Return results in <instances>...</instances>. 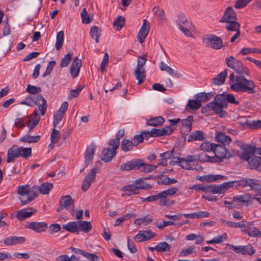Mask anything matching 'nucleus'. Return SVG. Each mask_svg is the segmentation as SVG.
<instances>
[{"label": "nucleus", "mask_w": 261, "mask_h": 261, "mask_svg": "<svg viewBox=\"0 0 261 261\" xmlns=\"http://www.w3.org/2000/svg\"><path fill=\"white\" fill-rule=\"evenodd\" d=\"M90 35L98 43L99 42L98 38L101 35V31L98 27L92 26L90 30Z\"/></svg>", "instance_id": "40"}, {"label": "nucleus", "mask_w": 261, "mask_h": 261, "mask_svg": "<svg viewBox=\"0 0 261 261\" xmlns=\"http://www.w3.org/2000/svg\"><path fill=\"white\" fill-rule=\"evenodd\" d=\"M205 138V134L203 131H194L188 138V142H190L195 141H203Z\"/></svg>", "instance_id": "24"}, {"label": "nucleus", "mask_w": 261, "mask_h": 261, "mask_svg": "<svg viewBox=\"0 0 261 261\" xmlns=\"http://www.w3.org/2000/svg\"><path fill=\"white\" fill-rule=\"evenodd\" d=\"M143 165V161L142 160L135 159L122 164L120 166V169L123 171L140 170Z\"/></svg>", "instance_id": "10"}, {"label": "nucleus", "mask_w": 261, "mask_h": 261, "mask_svg": "<svg viewBox=\"0 0 261 261\" xmlns=\"http://www.w3.org/2000/svg\"><path fill=\"white\" fill-rule=\"evenodd\" d=\"M26 91L29 93L32 94H38L42 90L41 88L39 87H36L35 86H32L30 84H28L27 86V88L26 89Z\"/></svg>", "instance_id": "56"}, {"label": "nucleus", "mask_w": 261, "mask_h": 261, "mask_svg": "<svg viewBox=\"0 0 261 261\" xmlns=\"http://www.w3.org/2000/svg\"><path fill=\"white\" fill-rule=\"evenodd\" d=\"M146 124L149 126H159L163 124L165 122L164 118L162 116H157L146 119Z\"/></svg>", "instance_id": "27"}, {"label": "nucleus", "mask_w": 261, "mask_h": 261, "mask_svg": "<svg viewBox=\"0 0 261 261\" xmlns=\"http://www.w3.org/2000/svg\"><path fill=\"white\" fill-rule=\"evenodd\" d=\"M36 212V210L32 207L23 208L17 212L16 216L18 220L23 221L31 217Z\"/></svg>", "instance_id": "16"}, {"label": "nucleus", "mask_w": 261, "mask_h": 261, "mask_svg": "<svg viewBox=\"0 0 261 261\" xmlns=\"http://www.w3.org/2000/svg\"><path fill=\"white\" fill-rule=\"evenodd\" d=\"M60 134L59 130L54 128L52 130V132L50 135V141L53 144H56L58 143L60 139Z\"/></svg>", "instance_id": "54"}, {"label": "nucleus", "mask_w": 261, "mask_h": 261, "mask_svg": "<svg viewBox=\"0 0 261 261\" xmlns=\"http://www.w3.org/2000/svg\"><path fill=\"white\" fill-rule=\"evenodd\" d=\"M227 75V69H225L220 72L217 76L213 80V83L215 85H221L225 83L226 77Z\"/></svg>", "instance_id": "28"}, {"label": "nucleus", "mask_w": 261, "mask_h": 261, "mask_svg": "<svg viewBox=\"0 0 261 261\" xmlns=\"http://www.w3.org/2000/svg\"><path fill=\"white\" fill-rule=\"evenodd\" d=\"M20 156L19 148L17 145H14L8 151L7 162L9 163Z\"/></svg>", "instance_id": "19"}, {"label": "nucleus", "mask_w": 261, "mask_h": 261, "mask_svg": "<svg viewBox=\"0 0 261 261\" xmlns=\"http://www.w3.org/2000/svg\"><path fill=\"white\" fill-rule=\"evenodd\" d=\"M134 75L138 80V84H141L146 77L145 69L137 68L135 70Z\"/></svg>", "instance_id": "35"}, {"label": "nucleus", "mask_w": 261, "mask_h": 261, "mask_svg": "<svg viewBox=\"0 0 261 261\" xmlns=\"http://www.w3.org/2000/svg\"><path fill=\"white\" fill-rule=\"evenodd\" d=\"M237 19V15L233 9L228 7L226 9L223 16L220 20V22H226L231 21H234Z\"/></svg>", "instance_id": "17"}, {"label": "nucleus", "mask_w": 261, "mask_h": 261, "mask_svg": "<svg viewBox=\"0 0 261 261\" xmlns=\"http://www.w3.org/2000/svg\"><path fill=\"white\" fill-rule=\"evenodd\" d=\"M35 105H38L42 103L41 115H44L47 109V104L46 100L43 98L41 94L35 96Z\"/></svg>", "instance_id": "30"}, {"label": "nucleus", "mask_w": 261, "mask_h": 261, "mask_svg": "<svg viewBox=\"0 0 261 261\" xmlns=\"http://www.w3.org/2000/svg\"><path fill=\"white\" fill-rule=\"evenodd\" d=\"M143 165L141 166V168L140 169L141 171H143L146 173L150 172L157 168V166L153 165H149L145 164L143 162Z\"/></svg>", "instance_id": "57"}, {"label": "nucleus", "mask_w": 261, "mask_h": 261, "mask_svg": "<svg viewBox=\"0 0 261 261\" xmlns=\"http://www.w3.org/2000/svg\"><path fill=\"white\" fill-rule=\"evenodd\" d=\"M41 136L38 135L36 136H32L30 135H25L23 137L21 138L20 141L23 142L29 143H36L39 141L40 139Z\"/></svg>", "instance_id": "38"}, {"label": "nucleus", "mask_w": 261, "mask_h": 261, "mask_svg": "<svg viewBox=\"0 0 261 261\" xmlns=\"http://www.w3.org/2000/svg\"><path fill=\"white\" fill-rule=\"evenodd\" d=\"M95 149L96 146L94 145H90L87 148L84 154L85 168L87 167L89 164L92 162Z\"/></svg>", "instance_id": "21"}, {"label": "nucleus", "mask_w": 261, "mask_h": 261, "mask_svg": "<svg viewBox=\"0 0 261 261\" xmlns=\"http://www.w3.org/2000/svg\"><path fill=\"white\" fill-rule=\"evenodd\" d=\"M109 61V55L108 53H105L103 56L102 61L100 64V69L102 72L105 71L106 67Z\"/></svg>", "instance_id": "62"}, {"label": "nucleus", "mask_w": 261, "mask_h": 261, "mask_svg": "<svg viewBox=\"0 0 261 261\" xmlns=\"http://www.w3.org/2000/svg\"><path fill=\"white\" fill-rule=\"evenodd\" d=\"M74 200L72 198L71 196L69 195L62 196L59 200V204L64 207L67 211L71 213L74 212Z\"/></svg>", "instance_id": "12"}, {"label": "nucleus", "mask_w": 261, "mask_h": 261, "mask_svg": "<svg viewBox=\"0 0 261 261\" xmlns=\"http://www.w3.org/2000/svg\"><path fill=\"white\" fill-rule=\"evenodd\" d=\"M147 179H149V178H148V177H146L145 178H140L137 179L135 181L136 186H137L139 191L140 190V189H148L152 187L150 185H149V184L145 185V184L143 182L144 180Z\"/></svg>", "instance_id": "44"}, {"label": "nucleus", "mask_w": 261, "mask_h": 261, "mask_svg": "<svg viewBox=\"0 0 261 261\" xmlns=\"http://www.w3.org/2000/svg\"><path fill=\"white\" fill-rule=\"evenodd\" d=\"M21 105H27L29 107H34L35 105V97L27 96L24 101L21 102Z\"/></svg>", "instance_id": "61"}, {"label": "nucleus", "mask_w": 261, "mask_h": 261, "mask_svg": "<svg viewBox=\"0 0 261 261\" xmlns=\"http://www.w3.org/2000/svg\"><path fill=\"white\" fill-rule=\"evenodd\" d=\"M233 182V187L237 186H242L243 187H249L252 190L257 191L261 185L260 181L256 178H243L238 180L232 181Z\"/></svg>", "instance_id": "4"}, {"label": "nucleus", "mask_w": 261, "mask_h": 261, "mask_svg": "<svg viewBox=\"0 0 261 261\" xmlns=\"http://www.w3.org/2000/svg\"><path fill=\"white\" fill-rule=\"evenodd\" d=\"M247 234L252 237H261V231L256 227H248L246 229Z\"/></svg>", "instance_id": "49"}, {"label": "nucleus", "mask_w": 261, "mask_h": 261, "mask_svg": "<svg viewBox=\"0 0 261 261\" xmlns=\"http://www.w3.org/2000/svg\"><path fill=\"white\" fill-rule=\"evenodd\" d=\"M193 116H189L186 119H180V122L182 125V126L187 128V132L191 130L192 123L193 121Z\"/></svg>", "instance_id": "43"}, {"label": "nucleus", "mask_w": 261, "mask_h": 261, "mask_svg": "<svg viewBox=\"0 0 261 261\" xmlns=\"http://www.w3.org/2000/svg\"><path fill=\"white\" fill-rule=\"evenodd\" d=\"M63 228L72 233H78L77 222H70L63 225Z\"/></svg>", "instance_id": "36"}, {"label": "nucleus", "mask_w": 261, "mask_h": 261, "mask_svg": "<svg viewBox=\"0 0 261 261\" xmlns=\"http://www.w3.org/2000/svg\"><path fill=\"white\" fill-rule=\"evenodd\" d=\"M82 21L83 23L88 24L91 22L90 18L86 8H84L81 13Z\"/></svg>", "instance_id": "58"}, {"label": "nucleus", "mask_w": 261, "mask_h": 261, "mask_svg": "<svg viewBox=\"0 0 261 261\" xmlns=\"http://www.w3.org/2000/svg\"><path fill=\"white\" fill-rule=\"evenodd\" d=\"M203 42L206 46L214 49H220L223 46V41L219 37L214 35H207L203 36Z\"/></svg>", "instance_id": "7"}, {"label": "nucleus", "mask_w": 261, "mask_h": 261, "mask_svg": "<svg viewBox=\"0 0 261 261\" xmlns=\"http://www.w3.org/2000/svg\"><path fill=\"white\" fill-rule=\"evenodd\" d=\"M125 23V18L123 16H119L117 18L115 19L113 25L114 28L119 31L122 29Z\"/></svg>", "instance_id": "41"}, {"label": "nucleus", "mask_w": 261, "mask_h": 261, "mask_svg": "<svg viewBox=\"0 0 261 261\" xmlns=\"http://www.w3.org/2000/svg\"><path fill=\"white\" fill-rule=\"evenodd\" d=\"M20 156L24 159H27L32 154V149L31 148H25L21 147L19 148Z\"/></svg>", "instance_id": "55"}, {"label": "nucleus", "mask_w": 261, "mask_h": 261, "mask_svg": "<svg viewBox=\"0 0 261 261\" xmlns=\"http://www.w3.org/2000/svg\"><path fill=\"white\" fill-rule=\"evenodd\" d=\"M78 232L79 231H83L85 233H88L91 229L92 226L90 222L86 221H77Z\"/></svg>", "instance_id": "31"}, {"label": "nucleus", "mask_w": 261, "mask_h": 261, "mask_svg": "<svg viewBox=\"0 0 261 261\" xmlns=\"http://www.w3.org/2000/svg\"><path fill=\"white\" fill-rule=\"evenodd\" d=\"M134 146L133 141L124 139L121 141V148L124 152L131 151Z\"/></svg>", "instance_id": "37"}, {"label": "nucleus", "mask_w": 261, "mask_h": 261, "mask_svg": "<svg viewBox=\"0 0 261 261\" xmlns=\"http://www.w3.org/2000/svg\"><path fill=\"white\" fill-rule=\"evenodd\" d=\"M155 201L159 200V204L160 206H167V201L164 198L162 191L155 195H153Z\"/></svg>", "instance_id": "53"}, {"label": "nucleus", "mask_w": 261, "mask_h": 261, "mask_svg": "<svg viewBox=\"0 0 261 261\" xmlns=\"http://www.w3.org/2000/svg\"><path fill=\"white\" fill-rule=\"evenodd\" d=\"M73 56L72 52H69L67 54H66L63 58L62 59L60 66L61 68L67 67L70 63L71 60H72V57Z\"/></svg>", "instance_id": "45"}, {"label": "nucleus", "mask_w": 261, "mask_h": 261, "mask_svg": "<svg viewBox=\"0 0 261 261\" xmlns=\"http://www.w3.org/2000/svg\"><path fill=\"white\" fill-rule=\"evenodd\" d=\"M82 66V61L78 57L74 58L70 69V72L73 78L76 77L80 72V69Z\"/></svg>", "instance_id": "20"}, {"label": "nucleus", "mask_w": 261, "mask_h": 261, "mask_svg": "<svg viewBox=\"0 0 261 261\" xmlns=\"http://www.w3.org/2000/svg\"><path fill=\"white\" fill-rule=\"evenodd\" d=\"M90 261H99V257L96 254L90 253L85 251L83 255Z\"/></svg>", "instance_id": "64"}, {"label": "nucleus", "mask_w": 261, "mask_h": 261, "mask_svg": "<svg viewBox=\"0 0 261 261\" xmlns=\"http://www.w3.org/2000/svg\"><path fill=\"white\" fill-rule=\"evenodd\" d=\"M38 189L37 186L32 187L28 185L18 186L17 193L21 196L19 198L21 205L28 204L35 199L38 195Z\"/></svg>", "instance_id": "3"}, {"label": "nucleus", "mask_w": 261, "mask_h": 261, "mask_svg": "<svg viewBox=\"0 0 261 261\" xmlns=\"http://www.w3.org/2000/svg\"><path fill=\"white\" fill-rule=\"evenodd\" d=\"M174 129L170 126H166L161 129L152 128L151 129L152 137H158L170 135L173 132Z\"/></svg>", "instance_id": "15"}, {"label": "nucleus", "mask_w": 261, "mask_h": 261, "mask_svg": "<svg viewBox=\"0 0 261 261\" xmlns=\"http://www.w3.org/2000/svg\"><path fill=\"white\" fill-rule=\"evenodd\" d=\"M56 65V62L55 61H50L48 62L46 70L42 74V77H45L47 75H49L51 72L53 67Z\"/></svg>", "instance_id": "59"}, {"label": "nucleus", "mask_w": 261, "mask_h": 261, "mask_svg": "<svg viewBox=\"0 0 261 261\" xmlns=\"http://www.w3.org/2000/svg\"><path fill=\"white\" fill-rule=\"evenodd\" d=\"M214 153H215L214 158L215 160H216V163H220L223 161L224 159H228L231 158V155L229 154V151L223 145L215 144L214 148Z\"/></svg>", "instance_id": "6"}, {"label": "nucleus", "mask_w": 261, "mask_h": 261, "mask_svg": "<svg viewBox=\"0 0 261 261\" xmlns=\"http://www.w3.org/2000/svg\"><path fill=\"white\" fill-rule=\"evenodd\" d=\"M135 215L133 213L132 214H126L125 215H124L123 216L120 217L118 218H117L114 224L115 226H119L120 225L122 222H123L125 220H127L130 219L132 217H135Z\"/></svg>", "instance_id": "48"}, {"label": "nucleus", "mask_w": 261, "mask_h": 261, "mask_svg": "<svg viewBox=\"0 0 261 261\" xmlns=\"http://www.w3.org/2000/svg\"><path fill=\"white\" fill-rule=\"evenodd\" d=\"M191 110H196L199 109L201 106V102L199 99L192 100L190 99L188 101L187 105Z\"/></svg>", "instance_id": "50"}, {"label": "nucleus", "mask_w": 261, "mask_h": 261, "mask_svg": "<svg viewBox=\"0 0 261 261\" xmlns=\"http://www.w3.org/2000/svg\"><path fill=\"white\" fill-rule=\"evenodd\" d=\"M247 162L251 169H254L257 171L261 172L260 157L256 155L252 156Z\"/></svg>", "instance_id": "22"}, {"label": "nucleus", "mask_w": 261, "mask_h": 261, "mask_svg": "<svg viewBox=\"0 0 261 261\" xmlns=\"http://www.w3.org/2000/svg\"><path fill=\"white\" fill-rule=\"evenodd\" d=\"M226 23H227V24L225 28L228 31H234L237 32L240 31V24L236 20L226 22Z\"/></svg>", "instance_id": "39"}, {"label": "nucleus", "mask_w": 261, "mask_h": 261, "mask_svg": "<svg viewBox=\"0 0 261 261\" xmlns=\"http://www.w3.org/2000/svg\"><path fill=\"white\" fill-rule=\"evenodd\" d=\"M149 23L146 19H143V23L138 34L139 42L142 43L149 32Z\"/></svg>", "instance_id": "14"}, {"label": "nucleus", "mask_w": 261, "mask_h": 261, "mask_svg": "<svg viewBox=\"0 0 261 261\" xmlns=\"http://www.w3.org/2000/svg\"><path fill=\"white\" fill-rule=\"evenodd\" d=\"M53 184L51 182H44L41 184L40 186H38V192H39L42 194H48L53 189Z\"/></svg>", "instance_id": "33"}, {"label": "nucleus", "mask_w": 261, "mask_h": 261, "mask_svg": "<svg viewBox=\"0 0 261 261\" xmlns=\"http://www.w3.org/2000/svg\"><path fill=\"white\" fill-rule=\"evenodd\" d=\"M215 144L208 142H204L200 145V149L201 150L206 152L214 151Z\"/></svg>", "instance_id": "52"}, {"label": "nucleus", "mask_w": 261, "mask_h": 261, "mask_svg": "<svg viewBox=\"0 0 261 261\" xmlns=\"http://www.w3.org/2000/svg\"><path fill=\"white\" fill-rule=\"evenodd\" d=\"M109 145L112 146V150L116 153V150L120 145V141L116 138L111 139L109 141Z\"/></svg>", "instance_id": "60"}, {"label": "nucleus", "mask_w": 261, "mask_h": 261, "mask_svg": "<svg viewBox=\"0 0 261 261\" xmlns=\"http://www.w3.org/2000/svg\"><path fill=\"white\" fill-rule=\"evenodd\" d=\"M178 191L179 189L177 188L174 187L162 191L164 198L166 200V201H167V206H169L173 203V201H171L169 199H168L167 198L168 197H171L174 195Z\"/></svg>", "instance_id": "29"}, {"label": "nucleus", "mask_w": 261, "mask_h": 261, "mask_svg": "<svg viewBox=\"0 0 261 261\" xmlns=\"http://www.w3.org/2000/svg\"><path fill=\"white\" fill-rule=\"evenodd\" d=\"M64 40V32L60 31L57 34L55 47L57 50H59L63 46Z\"/></svg>", "instance_id": "42"}, {"label": "nucleus", "mask_w": 261, "mask_h": 261, "mask_svg": "<svg viewBox=\"0 0 261 261\" xmlns=\"http://www.w3.org/2000/svg\"><path fill=\"white\" fill-rule=\"evenodd\" d=\"M27 228L32 229L37 233L44 232L47 228V225L43 222H30L25 225Z\"/></svg>", "instance_id": "13"}, {"label": "nucleus", "mask_w": 261, "mask_h": 261, "mask_svg": "<svg viewBox=\"0 0 261 261\" xmlns=\"http://www.w3.org/2000/svg\"><path fill=\"white\" fill-rule=\"evenodd\" d=\"M170 245L165 242L159 243L156 245L155 250L159 252L168 251L170 249Z\"/></svg>", "instance_id": "47"}, {"label": "nucleus", "mask_w": 261, "mask_h": 261, "mask_svg": "<svg viewBox=\"0 0 261 261\" xmlns=\"http://www.w3.org/2000/svg\"><path fill=\"white\" fill-rule=\"evenodd\" d=\"M100 164L101 162L100 161L97 162L96 165L85 177L82 185V189L84 191L86 192L91 185L92 183L94 181L96 173L100 170V168L99 167V165H100Z\"/></svg>", "instance_id": "5"}, {"label": "nucleus", "mask_w": 261, "mask_h": 261, "mask_svg": "<svg viewBox=\"0 0 261 261\" xmlns=\"http://www.w3.org/2000/svg\"><path fill=\"white\" fill-rule=\"evenodd\" d=\"M252 0H237L234 6L238 9L242 8L247 6Z\"/></svg>", "instance_id": "63"}, {"label": "nucleus", "mask_w": 261, "mask_h": 261, "mask_svg": "<svg viewBox=\"0 0 261 261\" xmlns=\"http://www.w3.org/2000/svg\"><path fill=\"white\" fill-rule=\"evenodd\" d=\"M233 145L234 146H240L241 148L243 150V152L241 153L240 155V158L245 160V161H249L252 156H255L254 155L255 152L256 153V149L255 146L249 145H245L244 147H243L244 145H242V142L237 141Z\"/></svg>", "instance_id": "8"}, {"label": "nucleus", "mask_w": 261, "mask_h": 261, "mask_svg": "<svg viewBox=\"0 0 261 261\" xmlns=\"http://www.w3.org/2000/svg\"><path fill=\"white\" fill-rule=\"evenodd\" d=\"M226 93L223 92L221 94H217L214 98V100L217 103L222 106L224 108H226L227 106Z\"/></svg>", "instance_id": "34"}, {"label": "nucleus", "mask_w": 261, "mask_h": 261, "mask_svg": "<svg viewBox=\"0 0 261 261\" xmlns=\"http://www.w3.org/2000/svg\"><path fill=\"white\" fill-rule=\"evenodd\" d=\"M196 161L200 162L216 163V160H215L213 156H210L204 152L198 155H189L186 158H177L175 162L182 169L193 170L195 168L193 163Z\"/></svg>", "instance_id": "2"}, {"label": "nucleus", "mask_w": 261, "mask_h": 261, "mask_svg": "<svg viewBox=\"0 0 261 261\" xmlns=\"http://www.w3.org/2000/svg\"><path fill=\"white\" fill-rule=\"evenodd\" d=\"M210 105L211 110H213L216 114H219L220 117L223 118L226 115V112L223 110V109L224 108L214 100V101L210 102Z\"/></svg>", "instance_id": "25"}, {"label": "nucleus", "mask_w": 261, "mask_h": 261, "mask_svg": "<svg viewBox=\"0 0 261 261\" xmlns=\"http://www.w3.org/2000/svg\"><path fill=\"white\" fill-rule=\"evenodd\" d=\"M215 139L217 142H221L222 143L221 145H223L229 144L232 141L229 136L226 135L222 132L216 133Z\"/></svg>", "instance_id": "26"}, {"label": "nucleus", "mask_w": 261, "mask_h": 261, "mask_svg": "<svg viewBox=\"0 0 261 261\" xmlns=\"http://www.w3.org/2000/svg\"><path fill=\"white\" fill-rule=\"evenodd\" d=\"M125 191L127 192V194L128 195L136 194L139 192L135 182L126 186Z\"/></svg>", "instance_id": "51"}, {"label": "nucleus", "mask_w": 261, "mask_h": 261, "mask_svg": "<svg viewBox=\"0 0 261 261\" xmlns=\"http://www.w3.org/2000/svg\"><path fill=\"white\" fill-rule=\"evenodd\" d=\"M215 94V92H211L208 93L200 92L195 95V98L197 99H199L200 102H206L211 99Z\"/></svg>", "instance_id": "32"}, {"label": "nucleus", "mask_w": 261, "mask_h": 261, "mask_svg": "<svg viewBox=\"0 0 261 261\" xmlns=\"http://www.w3.org/2000/svg\"><path fill=\"white\" fill-rule=\"evenodd\" d=\"M25 241L26 239L23 237L13 236L6 238L4 241V243L6 246H12L22 244Z\"/></svg>", "instance_id": "18"}, {"label": "nucleus", "mask_w": 261, "mask_h": 261, "mask_svg": "<svg viewBox=\"0 0 261 261\" xmlns=\"http://www.w3.org/2000/svg\"><path fill=\"white\" fill-rule=\"evenodd\" d=\"M225 63L227 67L239 74L235 76L232 72L229 75V84L231 90L248 94H254L257 92V86L255 83L245 77V75H250V71L241 61L231 56L226 59Z\"/></svg>", "instance_id": "1"}, {"label": "nucleus", "mask_w": 261, "mask_h": 261, "mask_svg": "<svg viewBox=\"0 0 261 261\" xmlns=\"http://www.w3.org/2000/svg\"><path fill=\"white\" fill-rule=\"evenodd\" d=\"M116 154V153L111 148L107 147L102 150L100 159L105 162H108L111 161Z\"/></svg>", "instance_id": "23"}, {"label": "nucleus", "mask_w": 261, "mask_h": 261, "mask_svg": "<svg viewBox=\"0 0 261 261\" xmlns=\"http://www.w3.org/2000/svg\"><path fill=\"white\" fill-rule=\"evenodd\" d=\"M233 187L232 181L224 182L221 185H208L207 192L213 194H223L230 188Z\"/></svg>", "instance_id": "9"}, {"label": "nucleus", "mask_w": 261, "mask_h": 261, "mask_svg": "<svg viewBox=\"0 0 261 261\" xmlns=\"http://www.w3.org/2000/svg\"><path fill=\"white\" fill-rule=\"evenodd\" d=\"M176 23L179 28H180V26L181 25L189 27L190 24L188 19L184 14H180L178 15V19L176 20Z\"/></svg>", "instance_id": "46"}, {"label": "nucleus", "mask_w": 261, "mask_h": 261, "mask_svg": "<svg viewBox=\"0 0 261 261\" xmlns=\"http://www.w3.org/2000/svg\"><path fill=\"white\" fill-rule=\"evenodd\" d=\"M227 245L229 247L230 249H232L237 253L251 255L255 252V250L250 244H248L245 246H234L230 244H227Z\"/></svg>", "instance_id": "11"}]
</instances>
